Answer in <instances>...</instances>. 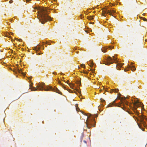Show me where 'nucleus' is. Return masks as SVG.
I'll use <instances>...</instances> for the list:
<instances>
[{"instance_id": "1", "label": "nucleus", "mask_w": 147, "mask_h": 147, "mask_svg": "<svg viewBox=\"0 0 147 147\" xmlns=\"http://www.w3.org/2000/svg\"><path fill=\"white\" fill-rule=\"evenodd\" d=\"M34 10L37 9L38 10V18L41 23L44 24L45 22L47 21H51L52 18L48 16L47 13V9L46 8H41L39 7H35L34 8ZM34 12L36 11L34 10Z\"/></svg>"}, {"instance_id": "2", "label": "nucleus", "mask_w": 147, "mask_h": 147, "mask_svg": "<svg viewBox=\"0 0 147 147\" xmlns=\"http://www.w3.org/2000/svg\"><path fill=\"white\" fill-rule=\"evenodd\" d=\"M45 84L44 83H41L38 84L36 88L32 86V85L30 84L29 88L31 89L30 91H36L37 90H44L45 91H49L50 90H53V89L50 86H49L47 87L46 88H43Z\"/></svg>"}, {"instance_id": "3", "label": "nucleus", "mask_w": 147, "mask_h": 147, "mask_svg": "<svg viewBox=\"0 0 147 147\" xmlns=\"http://www.w3.org/2000/svg\"><path fill=\"white\" fill-rule=\"evenodd\" d=\"M116 99L114 101H113V103L109 104L108 106V107H112L113 106H118L119 107H121L123 110H125V106L124 105L123 103V100H121V104H119L118 105H117L115 103V101Z\"/></svg>"}, {"instance_id": "4", "label": "nucleus", "mask_w": 147, "mask_h": 147, "mask_svg": "<svg viewBox=\"0 0 147 147\" xmlns=\"http://www.w3.org/2000/svg\"><path fill=\"white\" fill-rule=\"evenodd\" d=\"M113 60L116 63L118 62V61L117 60V58L115 57V56H113V59H112L111 57H109L107 58L108 62H106L105 63L106 65H109L110 64H112L113 62H112Z\"/></svg>"}, {"instance_id": "5", "label": "nucleus", "mask_w": 147, "mask_h": 147, "mask_svg": "<svg viewBox=\"0 0 147 147\" xmlns=\"http://www.w3.org/2000/svg\"><path fill=\"white\" fill-rule=\"evenodd\" d=\"M94 118L92 117L91 119L87 120L86 121V126L89 129L91 127H94L95 125H94L92 124V122H94Z\"/></svg>"}, {"instance_id": "6", "label": "nucleus", "mask_w": 147, "mask_h": 147, "mask_svg": "<svg viewBox=\"0 0 147 147\" xmlns=\"http://www.w3.org/2000/svg\"><path fill=\"white\" fill-rule=\"evenodd\" d=\"M140 122L145 127V123L144 121V119H145L147 121V118H146V116L142 115L141 117H140Z\"/></svg>"}, {"instance_id": "7", "label": "nucleus", "mask_w": 147, "mask_h": 147, "mask_svg": "<svg viewBox=\"0 0 147 147\" xmlns=\"http://www.w3.org/2000/svg\"><path fill=\"white\" fill-rule=\"evenodd\" d=\"M134 106L135 107V109L136 110L137 108L139 106L142 107V105H143L142 103L141 102H139L138 101L136 100L134 104Z\"/></svg>"}, {"instance_id": "8", "label": "nucleus", "mask_w": 147, "mask_h": 147, "mask_svg": "<svg viewBox=\"0 0 147 147\" xmlns=\"http://www.w3.org/2000/svg\"><path fill=\"white\" fill-rule=\"evenodd\" d=\"M105 13H109V15H111L114 17H115L113 14L115 13V11L113 10H112L111 11L108 10L107 12V11H105Z\"/></svg>"}, {"instance_id": "9", "label": "nucleus", "mask_w": 147, "mask_h": 147, "mask_svg": "<svg viewBox=\"0 0 147 147\" xmlns=\"http://www.w3.org/2000/svg\"><path fill=\"white\" fill-rule=\"evenodd\" d=\"M124 64V63H118L117 64V69L119 70L120 69V68H121L123 65Z\"/></svg>"}, {"instance_id": "10", "label": "nucleus", "mask_w": 147, "mask_h": 147, "mask_svg": "<svg viewBox=\"0 0 147 147\" xmlns=\"http://www.w3.org/2000/svg\"><path fill=\"white\" fill-rule=\"evenodd\" d=\"M127 68L129 69H131V70L133 71H135L136 70V68L135 66L133 65H132L131 66L128 65H127Z\"/></svg>"}, {"instance_id": "11", "label": "nucleus", "mask_w": 147, "mask_h": 147, "mask_svg": "<svg viewBox=\"0 0 147 147\" xmlns=\"http://www.w3.org/2000/svg\"><path fill=\"white\" fill-rule=\"evenodd\" d=\"M35 49L36 51V53H37V54L40 55L41 54V53H38V50H39L40 49V47L38 46V47H35Z\"/></svg>"}, {"instance_id": "12", "label": "nucleus", "mask_w": 147, "mask_h": 147, "mask_svg": "<svg viewBox=\"0 0 147 147\" xmlns=\"http://www.w3.org/2000/svg\"><path fill=\"white\" fill-rule=\"evenodd\" d=\"M105 8H103V9H102V15L103 16H105V13L108 14V13H105V11H107V12L108 10H107V9H106L105 10Z\"/></svg>"}, {"instance_id": "13", "label": "nucleus", "mask_w": 147, "mask_h": 147, "mask_svg": "<svg viewBox=\"0 0 147 147\" xmlns=\"http://www.w3.org/2000/svg\"><path fill=\"white\" fill-rule=\"evenodd\" d=\"M94 16H88L87 17V18L89 20H92L93 19Z\"/></svg>"}, {"instance_id": "14", "label": "nucleus", "mask_w": 147, "mask_h": 147, "mask_svg": "<svg viewBox=\"0 0 147 147\" xmlns=\"http://www.w3.org/2000/svg\"><path fill=\"white\" fill-rule=\"evenodd\" d=\"M55 92L58 94H62L61 92L57 88L55 89Z\"/></svg>"}, {"instance_id": "15", "label": "nucleus", "mask_w": 147, "mask_h": 147, "mask_svg": "<svg viewBox=\"0 0 147 147\" xmlns=\"http://www.w3.org/2000/svg\"><path fill=\"white\" fill-rule=\"evenodd\" d=\"M58 83H59V84H60V85H62V87H63V88H64V89H65V90H67V89H66V87H65L63 85V84H62V83H61V82L60 81H59V82H58Z\"/></svg>"}, {"instance_id": "16", "label": "nucleus", "mask_w": 147, "mask_h": 147, "mask_svg": "<svg viewBox=\"0 0 147 147\" xmlns=\"http://www.w3.org/2000/svg\"><path fill=\"white\" fill-rule=\"evenodd\" d=\"M18 71L20 73H22L23 76L25 75V74L22 72V71L21 69H18Z\"/></svg>"}, {"instance_id": "17", "label": "nucleus", "mask_w": 147, "mask_h": 147, "mask_svg": "<svg viewBox=\"0 0 147 147\" xmlns=\"http://www.w3.org/2000/svg\"><path fill=\"white\" fill-rule=\"evenodd\" d=\"M118 89H114L112 90L111 92H118Z\"/></svg>"}, {"instance_id": "18", "label": "nucleus", "mask_w": 147, "mask_h": 147, "mask_svg": "<svg viewBox=\"0 0 147 147\" xmlns=\"http://www.w3.org/2000/svg\"><path fill=\"white\" fill-rule=\"evenodd\" d=\"M68 84L70 87L72 88H73V87L74 86V84Z\"/></svg>"}, {"instance_id": "19", "label": "nucleus", "mask_w": 147, "mask_h": 147, "mask_svg": "<svg viewBox=\"0 0 147 147\" xmlns=\"http://www.w3.org/2000/svg\"><path fill=\"white\" fill-rule=\"evenodd\" d=\"M76 83L78 84V85H81L80 81L79 80L77 81Z\"/></svg>"}, {"instance_id": "20", "label": "nucleus", "mask_w": 147, "mask_h": 147, "mask_svg": "<svg viewBox=\"0 0 147 147\" xmlns=\"http://www.w3.org/2000/svg\"><path fill=\"white\" fill-rule=\"evenodd\" d=\"M81 67H85V65L84 64H82L81 65Z\"/></svg>"}, {"instance_id": "21", "label": "nucleus", "mask_w": 147, "mask_h": 147, "mask_svg": "<svg viewBox=\"0 0 147 147\" xmlns=\"http://www.w3.org/2000/svg\"><path fill=\"white\" fill-rule=\"evenodd\" d=\"M125 104L126 105H128V102L127 101H126L125 100Z\"/></svg>"}, {"instance_id": "22", "label": "nucleus", "mask_w": 147, "mask_h": 147, "mask_svg": "<svg viewBox=\"0 0 147 147\" xmlns=\"http://www.w3.org/2000/svg\"><path fill=\"white\" fill-rule=\"evenodd\" d=\"M138 126L143 131H144V128H141V127H140V125L138 124Z\"/></svg>"}, {"instance_id": "23", "label": "nucleus", "mask_w": 147, "mask_h": 147, "mask_svg": "<svg viewBox=\"0 0 147 147\" xmlns=\"http://www.w3.org/2000/svg\"><path fill=\"white\" fill-rule=\"evenodd\" d=\"M143 20L145 21H147V19H146V18H143Z\"/></svg>"}, {"instance_id": "24", "label": "nucleus", "mask_w": 147, "mask_h": 147, "mask_svg": "<svg viewBox=\"0 0 147 147\" xmlns=\"http://www.w3.org/2000/svg\"><path fill=\"white\" fill-rule=\"evenodd\" d=\"M76 90L78 93H79L80 94H81V91L79 90L78 89H77Z\"/></svg>"}, {"instance_id": "25", "label": "nucleus", "mask_w": 147, "mask_h": 147, "mask_svg": "<svg viewBox=\"0 0 147 147\" xmlns=\"http://www.w3.org/2000/svg\"><path fill=\"white\" fill-rule=\"evenodd\" d=\"M128 70V69L127 68H125L124 70V71H127Z\"/></svg>"}, {"instance_id": "26", "label": "nucleus", "mask_w": 147, "mask_h": 147, "mask_svg": "<svg viewBox=\"0 0 147 147\" xmlns=\"http://www.w3.org/2000/svg\"><path fill=\"white\" fill-rule=\"evenodd\" d=\"M18 40L19 41V42H20L22 41V39H19Z\"/></svg>"}, {"instance_id": "27", "label": "nucleus", "mask_w": 147, "mask_h": 147, "mask_svg": "<svg viewBox=\"0 0 147 147\" xmlns=\"http://www.w3.org/2000/svg\"><path fill=\"white\" fill-rule=\"evenodd\" d=\"M102 51L103 52H106V50H105V49L104 50L102 49Z\"/></svg>"}, {"instance_id": "28", "label": "nucleus", "mask_w": 147, "mask_h": 147, "mask_svg": "<svg viewBox=\"0 0 147 147\" xmlns=\"http://www.w3.org/2000/svg\"><path fill=\"white\" fill-rule=\"evenodd\" d=\"M9 2L10 3H12V2H13V1L12 0H10L9 1Z\"/></svg>"}, {"instance_id": "29", "label": "nucleus", "mask_w": 147, "mask_h": 147, "mask_svg": "<svg viewBox=\"0 0 147 147\" xmlns=\"http://www.w3.org/2000/svg\"><path fill=\"white\" fill-rule=\"evenodd\" d=\"M46 44H48V45H50L51 43H48V42H46Z\"/></svg>"}, {"instance_id": "30", "label": "nucleus", "mask_w": 147, "mask_h": 147, "mask_svg": "<svg viewBox=\"0 0 147 147\" xmlns=\"http://www.w3.org/2000/svg\"><path fill=\"white\" fill-rule=\"evenodd\" d=\"M113 47H109V48L110 49H113Z\"/></svg>"}, {"instance_id": "31", "label": "nucleus", "mask_w": 147, "mask_h": 147, "mask_svg": "<svg viewBox=\"0 0 147 147\" xmlns=\"http://www.w3.org/2000/svg\"><path fill=\"white\" fill-rule=\"evenodd\" d=\"M84 73H85V74H87L88 73V72L87 71H84Z\"/></svg>"}, {"instance_id": "32", "label": "nucleus", "mask_w": 147, "mask_h": 147, "mask_svg": "<svg viewBox=\"0 0 147 147\" xmlns=\"http://www.w3.org/2000/svg\"><path fill=\"white\" fill-rule=\"evenodd\" d=\"M13 34V33H10L9 34V35H12V34Z\"/></svg>"}, {"instance_id": "33", "label": "nucleus", "mask_w": 147, "mask_h": 147, "mask_svg": "<svg viewBox=\"0 0 147 147\" xmlns=\"http://www.w3.org/2000/svg\"><path fill=\"white\" fill-rule=\"evenodd\" d=\"M80 17H81V18H83V17H82V15H80Z\"/></svg>"}, {"instance_id": "34", "label": "nucleus", "mask_w": 147, "mask_h": 147, "mask_svg": "<svg viewBox=\"0 0 147 147\" xmlns=\"http://www.w3.org/2000/svg\"><path fill=\"white\" fill-rule=\"evenodd\" d=\"M69 82V80H67V81L66 82H67V83H68Z\"/></svg>"}, {"instance_id": "35", "label": "nucleus", "mask_w": 147, "mask_h": 147, "mask_svg": "<svg viewBox=\"0 0 147 147\" xmlns=\"http://www.w3.org/2000/svg\"><path fill=\"white\" fill-rule=\"evenodd\" d=\"M84 142L85 143H86V141H85V140L84 141Z\"/></svg>"}, {"instance_id": "36", "label": "nucleus", "mask_w": 147, "mask_h": 147, "mask_svg": "<svg viewBox=\"0 0 147 147\" xmlns=\"http://www.w3.org/2000/svg\"><path fill=\"white\" fill-rule=\"evenodd\" d=\"M56 73L55 72H54L53 73V74H55V75L56 74Z\"/></svg>"}, {"instance_id": "37", "label": "nucleus", "mask_w": 147, "mask_h": 147, "mask_svg": "<svg viewBox=\"0 0 147 147\" xmlns=\"http://www.w3.org/2000/svg\"><path fill=\"white\" fill-rule=\"evenodd\" d=\"M92 71H94L93 69H92V70H91Z\"/></svg>"}, {"instance_id": "38", "label": "nucleus", "mask_w": 147, "mask_h": 147, "mask_svg": "<svg viewBox=\"0 0 147 147\" xmlns=\"http://www.w3.org/2000/svg\"><path fill=\"white\" fill-rule=\"evenodd\" d=\"M76 52L77 53H78V51H76Z\"/></svg>"}, {"instance_id": "39", "label": "nucleus", "mask_w": 147, "mask_h": 147, "mask_svg": "<svg viewBox=\"0 0 147 147\" xmlns=\"http://www.w3.org/2000/svg\"><path fill=\"white\" fill-rule=\"evenodd\" d=\"M134 64V63H131V65H132V64Z\"/></svg>"}, {"instance_id": "40", "label": "nucleus", "mask_w": 147, "mask_h": 147, "mask_svg": "<svg viewBox=\"0 0 147 147\" xmlns=\"http://www.w3.org/2000/svg\"><path fill=\"white\" fill-rule=\"evenodd\" d=\"M102 91V90L101 89V90H100V91Z\"/></svg>"}, {"instance_id": "41", "label": "nucleus", "mask_w": 147, "mask_h": 147, "mask_svg": "<svg viewBox=\"0 0 147 147\" xmlns=\"http://www.w3.org/2000/svg\"><path fill=\"white\" fill-rule=\"evenodd\" d=\"M90 67H92V65H90Z\"/></svg>"}, {"instance_id": "42", "label": "nucleus", "mask_w": 147, "mask_h": 147, "mask_svg": "<svg viewBox=\"0 0 147 147\" xmlns=\"http://www.w3.org/2000/svg\"><path fill=\"white\" fill-rule=\"evenodd\" d=\"M76 109L77 111H78V110H77V108H76Z\"/></svg>"}, {"instance_id": "43", "label": "nucleus", "mask_w": 147, "mask_h": 147, "mask_svg": "<svg viewBox=\"0 0 147 147\" xmlns=\"http://www.w3.org/2000/svg\"><path fill=\"white\" fill-rule=\"evenodd\" d=\"M95 12V11H94V13Z\"/></svg>"}]
</instances>
